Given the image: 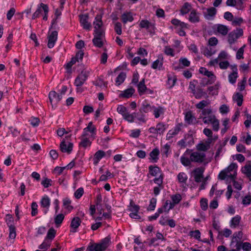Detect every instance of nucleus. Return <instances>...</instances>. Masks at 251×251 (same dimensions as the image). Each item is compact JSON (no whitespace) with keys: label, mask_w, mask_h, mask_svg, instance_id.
I'll return each instance as SVG.
<instances>
[{"label":"nucleus","mask_w":251,"mask_h":251,"mask_svg":"<svg viewBox=\"0 0 251 251\" xmlns=\"http://www.w3.org/2000/svg\"><path fill=\"white\" fill-rule=\"evenodd\" d=\"M102 15H97L95 21L93 23L94 25V38L92 40L93 45L99 48H101L104 44L105 40V32L102 28L103 23L102 21Z\"/></svg>","instance_id":"1"},{"label":"nucleus","mask_w":251,"mask_h":251,"mask_svg":"<svg viewBox=\"0 0 251 251\" xmlns=\"http://www.w3.org/2000/svg\"><path fill=\"white\" fill-rule=\"evenodd\" d=\"M111 243L109 236L101 239L99 243L90 242L87 248L88 251H105Z\"/></svg>","instance_id":"2"},{"label":"nucleus","mask_w":251,"mask_h":251,"mask_svg":"<svg viewBox=\"0 0 251 251\" xmlns=\"http://www.w3.org/2000/svg\"><path fill=\"white\" fill-rule=\"evenodd\" d=\"M188 28L189 26L187 24L178 19H174V28L175 29L176 32L179 36H185V30Z\"/></svg>","instance_id":"3"},{"label":"nucleus","mask_w":251,"mask_h":251,"mask_svg":"<svg viewBox=\"0 0 251 251\" xmlns=\"http://www.w3.org/2000/svg\"><path fill=\"white\" fill-rule=\"evenodd\" d=\"M216 118L213 114L211 108L204 109L201 111L199 119L202 120L203 122L205 124H209L213 120Z\"/></svg>","instance_id":"4"},{"label":"nucleus","mask_w":251,"mask_h":251,"mask_svg":"<svg viewBox=\"0 0 251 251\" xmlns=\"http://www.w3.org/2000/svg\"><path fill=\"white\" fill-rule=\"evenodd\" d=\"M243 35V30L242 28H237L230 32L228 35V42L232 48L231 45L234 44L237 40Z\"/></svg>","instance_id":"5"},{"label":"nucleus","mask_w":251,"mask_h":251,"mask_svg":"<svg viewBox=\"0 0 251 251\" xmlns=\"http://www.w3.org/2000/svg\"><path fill=\"white\" fill-rule=\"evenodd\" d=\"M140 206L135 204L132 201H131L128 206V210L131 211L129 216L130 218L135 219H140L141 216L138 214Z\"/></svg>","instance_id":"6"},{"label":"nucleus","mask_w":251,"mask_h":251,"mask_svg":"<svg viewBox=\"0 0 251 251\" xmlns=\"http://www.w3.org/2000/svg\"><path fill=\"white\" fill-rule=\"evenodd\" d=\"M139 26L142 28H146L151 34H154L155 29L154 24L147 20H142L140 22Z\"/></svg>","instance_id":"7"},{"label":"nucleus","mask_w":251,"mask_h":251,"mask_svg":"<svg viewBox=\"0 0 251 251\" xmlns=\"http://www.w3.org/2000/svg\"><path fill=\"white\" fill-rule=\"evenodd\" d=\"M190 153V158L192 162L202 163L204 161L205 158V154L203 152H200L195 151Z\"/></svg>","instance_id":"8"},{"label":"nucleus","mask_w":251,"mask_h":251,"mask_svg":"<svg viewBox=\"0 0 251 251\" xmlns=\"http://www.w3.org/2000/svg\"><path fill=\"white\" fill-rule=\"evenodd\" d=\"M79 19L80 25L81 26H82L83 28L87 30H90L92 26L91 23L88 22V14H85L79 15Z\"/></svg>","instance_id":"9"},{"label":"nucleus","mask_w":251,"mask_h":251,"mask_svg":"<svg viewBox=\"0 0 251 251\" xmlns=\"http://www.w3.org/2000/svg\"><path fill=\"white\" fill-rule=\"evenodd\" d=\"M49 98L52 107H53V105H54L56 106L57 104L61 100L62 97L61 95L57 94L55 91H51L49 93Z\"/></svg>","instance_id":"10"},{"label":"nucleus","mask_w":251,"mask_h":251,"mask_svg":"<svg viewBox=\"0 0 251 251\" xmlns=\"http://www.w3.org/2000/svg\"><path fill=\"white\" fill-rule=\"evenodd\" d=\"M60 150L62 152L70 154L73 148V144L72 143H68L67 144L65 140H63L60 144Z\"/></svg>","instance_id":"11"},{"label":"nucleus","mask_w":251,"mask_h":251,"mask_svg":"<svg viewBox=\"0 0 251 251\" xmlns=\"http://www.w3.org/2000/svg\"><path fill=\"white\" fill-rule=\"evenodd\" d=\"M199 72L201 74H203L204 75L207 76L208 78H209V79L208 81V82L209 84H212L216 80V76L214 75L213 72L209 71L208 70H207L204 67H201L199 70Z\"/></svg>","instance_id":"12"},{"label":"nucleus","mask_w":251,"mask_h":251,"mask_svg":"<svg viewBox=\"0 0 251 251\" xmlns=\"http://www.w3.org/2000/svg\"><path fill=\"white\" fill-rule=\"evenodd\" d=\"M152 106L153 105H151L147 100H145L142 102L139 110L141 113L146 116L149 112L152 111Z\"/></svg>","instance_id":"13"},{"label":"nucleus","mask_w":251,"mask_h":251,"mask_svg":"<svg viewBox=\"0 0 251 251\" xmlns=\"http://www.w3.org/2000/svg\"><path fill=\"white\" fill-rule=\"evenodd\" d=\"M165 130V125L163 124L160 123L156 125V127L153 126L151 127L149 129V131L150 133L154 134H163Z\"/></svg>","instance_id":"14"},{"label":"nucleus","mask_w":251,"mask_h":251,"mask_svg":"<svg viewBox=\"0 0 251 251\" xmlns=\"http://www.w3.org/2000/svg\"><path fill=\"white\" fill-rule=\"evenodd\" d=\"M58 33L56 31H53L51 32L48 37V47L50 49L52 48L57 39Z\"/></svg>","instance_id":"15"},{"label":"nucleus","mask_w":251,"mask_h":251,"mask_svg":"<svg viewBox=\"0 0 251 251\" xmlns=\"http://www.w3.org/2000/svg\"><path fill=\"white\" fill-rule=\"evenodd\" d=\"M231 69L232 70V73H230L228 76V79L229 82L232 84H234L236 83L237 78L238 77V72H237V68L236 65L231 66Z\"/></svg>","instance_id":"16"},{"label":"nucleus","mask_w":251,"mask_h":251,"mask_svg":"<svg viewBox=\"0 0 251 251\" xmlns=\"http://www.w3.org/2000/svg\"><path fill=\"white\" fill-rule=\"evenodd\" d=\"M50 201L48 196L45 195L42 198L40 201V204L41 207L45 208L43 211L45 214H46L48 213L50 206Z\"/></svg>","instance_id":"17"},{"label":"nucleus","mask_w":251,"mask_h":251,"mask_svg":"<svg viewBox=\"0 0 251 251\" xmlns=\"http://www.w3.org/2000/svg\"><path fill=\"white\" fill-rule=\"evenodd\" d=\"M217 13V10L215 7H210L206 9V11L203 13L204 18L208 20H213Z\"/></svg>","instance_id":"18"},{"label":"nucleus","mask_w":251,"mask_h":251,"mask_svg":"<svg viewBox=\"0 0 251 251\" xmlns=\"http://www.w3.org/2000/svg\"><path fill=\"white\" fill-rule=\"evenodd\" d=\"M81 223V221L79 217H74L71 223L70 226L71 227V229L70 231L74 233L76 232L77 231V228L80 225Z\"/></svg>","instance_id":"19"},{"label":"nucleus","mask_w":251,"mask_h":251,"mask_svg":"<svg viewBox=\"0 0 251 251\" xmlns=\"http://www.w3.org/2000/svg\"><path fill=\"white\" fill-rule=\"evenodd\" d=\"M195 181L197 182H200L203 178L204 169L202 168H197L194 171Z\"/></svg>","instance_id":"20"},{"label":"nucleus","mask_w":251,"mask_h":251,"mask_svg":"<svg viewBox=\"0 0 251 251\" xmlns=\"http://www.w3.org/2000/svg\"><path fill=\"white\" fill-rule=\"evenodd\" d=\"M189 21L192 23H196L200 22L199 14L196 10L192 9L189 16Z\"/></svg>","instance_id":"21"},{"label":"nucleus","mask_w":251,"mask_h":251,"mask_svg":"<svg viewBox=\"0 0 251 251\" xmlns=\"http://www.w3.org/2000/svg\"><path fill=\"white\" fill-rule=\"evenodd\" d=\"M160 153V151L159 149L157 148L153 149V150L150 153L149 158L150 160H151V161L153 163H156L159 159V155Z\"/></svg>","instance_id":"22"},{"label":"nucleus","mask_w":251,"mask_h":251,"mask_svg":"<svg viewBox=\"0 0 251 251\" xmlns=\"http://www.w3.org/2000/svg\"><path fill=\"white\" fill-rule=\"evenodd\" d=\"M95 205L100 215L101 214L103 211V209L102 207V196L100 194H99L97 196Z\"/></svg>","instance_id":"23"},{"label":"nucleus","mask_w":251,"mask_h":251,"mask_svg":"<svg viewBox=\"0 0 251 251\" xmlns=\"http://www.w3.org/2000/svg\"><path fill=\"white\" fill-rule=\"evenodd\" d=\"M105 155V153L102 150H99L94 154L93 158L94 164L96 165L99 161Z\"/></svg>","instance_id":"24"},{"label":"nucleus","mask_w":251,"mask_h":251,"mask_svg":"<svg viewBox=\"0 0 251 251\" xmlns=\"http://www.w3.org/2000/svg\"><path fill=\"white\" fill-rule=\"evenodd\" d=\"M173 208V202L170 200H167L163 203L161 207L159 208L161 210V213L163 212L168 213L169 210Z\"/></svg>","instance_id":"25"},{"label":"nucleus","mask_w":251,"mask_h":251,"mask_svg":"<svg viewBox=\"0 0 251 251\" xmlns=\"http://www.w3.org/2000/svg\"><path fill=\"white\" fill-rule=\"evenodd\" d=\"M185 119L188 124H195L198 123L195 116H194L191 112H187L185 116Z\"/></svg>","instance_id":"26"},{"label":"nucleus","mask_w":251,"mask_h":251,"mask_svg":"<svg viewBox=\"0 0 251 251\" xmlns=\"http://www.w3.org/2000/svg\"><path fill=\"white\" fill-rule=\"evenodd\" d=\"M163 65V56L162 54L159 55L158 59L155 60L152 64L151 68L153 69H158L160 70Z\"/></svg>","instance_id":"27"},{"label":"nucleus","mask_w":251,"mask_h":251,"mask_svg":"<svg viewBox=\"0 0 251 251\" xmlns=\"http://www.w3.org/2000/svg\"><path fill=\"white\" fill-rule=\"evenodd\" d=\"M145 83V79L143 78L139 82V83H138L137 85L138 92L140 96L145 94L146 90H147V87H146Z\"/></svg>","instance_id":"28"},{"label":"nucleus","mask_w":251,"mask_h":251,"mask_svg":"<svg viewBox=\"0 0 251 251\" xmlns=\"http://www.w3.org/2000/svg\"><path fill=\"white\" fill-rule=\"evenodd\" d=\"M219 179L224 180L226 178H230L231 180L235 179L234 175L228 174L225 170L222 171L218 175Z\"/></svg>","instance_id":"29"},{"label":"nucleus","mask_w":251,"mask_h":251,"mask_svg":"<svg viewBox=\"0 0 251 251\" xmlns=\"http://www.w3.org/2000/svg\"><path fill=\"white\" fill-rule=\"evenodd\" d=\"M134 92L135 89L132 87H130L125 90L121 94H120V97L129 98L132 97Z\"/></svg>","instance_id":"30"},{"label":"nucleus","mask_w":251,"mask_h":251,"mask_svg":"<svg viewBox=\"0 0 251 251\" xmlns=\"http://www.w3.org/2000/svg\"><path fill=\"white\" fill-rule=\"evenodd\" d=\"M172 142H169L166 143L163 147L161 149V152L163 155H165L166 157H168V155L171 153V146Z\"/></svg>","instance_id":"31"},{"label":"nucleus","mask_w":251,"mask_h":251,"mask_svg":"<svg viewBox=\"0 0 251 251\" xmlns=\"http://www.w3.org/2000/svg\"><path fill=\"white\" fill-rule=\"evenodd\" d=\"M122 22L126 24L127 22H131L133 21L134 18L131 12H125L121 16Z\"/></svg>","instance_id":"32"},{"label":"nucleus","mask_w":251,"mask_h":251,"mask_svg":"<svg viewBox=\"0 0 251 251\" xmlns=\"http://www.w3.org/2000/svg\"><path fill=\"white\" fill-rule=\"evenodd\" d=\"M153 114L154 115L155 118H159L161 115L164 113V109L161 106L156 107L154 105L152 106Z\"/></svg>","instance_id":"33"},{"label":"nucleus","mask_w":251,"mask_h":251,"mask_svg":"<svg viewBox=\"0 0 251 251\" xmlns=\"http://www.w3.org/2000/svg\"><path fill=\"white\" fill-rule=\"evenodd\" d=\"M217 31L221 35L225 36L227 34L228 32V29L226 25L219 24L217 25Z\"/></svg>","instance_id":"34"},{"label":"nucleus","mask_w":251,"mask_h":251,"mask_svg":"<svg viewBox=\"0 0 251 251\" xmlns=\"http://www.w3.org/2000/svg\"><path fill=\"white\" fill-rule=\"evenodd\" d=\"M241 220V217L240 216L238 215H236L230 220V226L232 228L236 227L239 225Z\"/></svg>","instance_id":"35"},{"label":"nucleus","mask_w":251,"mask_h":251,"mask_svg":"<svg viewBox=\"0 0 251 251\" xmlns=\"http://www.w3.org/2000/svg\"><path fill=\"white\" fill-rule=\"evenodd\" d=\"M149 171L150 174L153 176H156L158 174L161 173L160 169L157 166H150L149 167Z\"/></svg>","instance_id":"36"},{"label":"nucleus","mask_w":251,"mask_h":251,"mask_svg":"<svg viewBox=\"0 0 251 251\" xmlns=\"http://www.w3.org/2000/svg\"><path fill=\"white\" fill-rule=\"evenodd\" d=\"M242 172L245 174L247 177L251 181V165L246 164L242 168Z\"/></svg>","instance_id":"37"},{"label":"nucleus","mask_w":251,"mask_h":251,"mask_svg":"<svg viewBox=\"0 0 251 251\" xmlns=\"http://www.w3.org/2000/svg\"><path fill=\"white\" fill-rule=\"evenodd\" d=\"M233 100L237 102L238 106H241L243 103V96L241 94L236 93L233 95Z\"/></svg>","instance_id":"38"},{"label":"nucleus","mask_w":251,"mask_h":251,"mask_svg":"<svg viewBox=\"0 0 251 251\" xmlns=\"http://www.w3.org/2000/svg\"><path fill=\"white\" fill-rule=\"evenodd\" d=\"M126 78V74L125 72H122L118 75L116 79V85L117 86L120 85L123 83Z\"/></svg>","instance_id":"39"},{"label":"nucleus","mask_w":251,"mask_h":251,"mask_svg":"<svg viewBox=\"0 0 251 251\" xmlns=\"http://www.w3.org/2000/svg\"><path fill=\"white\" fill-rule=\"evenodd\" d=\"M90 71V69H84L81 71L80 74H79L77 76L80 77V78L83 79L82 80L85 82L89 76Z\"/></svg>","instance_id":"40"},{"label":"nucleus","mask_w":251,"mask_h":251,"mask_svg":"<svg viewBox=\"0 0 251 251\" xmlns=\"http://www.w3.org/2000/svg\"><path fill=\"white\" fill-rule=\"evenodd\" d=\"M191 5L188 2H185L182 6L180 12L182 15L188 13L189 11L191 12Z\"/></svg>","instance_id":"41"},{"label":"nucleus","mask_w":251,"mask_h":251,"mask_svg":"<svg viewBox=\"0 0 251 251\" xmlns=\"http://www.w3.org/2000/svg\"><path fill=\"white\" fill-rule=\"evenodd\" d=\"M133 114L134 115L135 118H136L138 121L144 123L146 122V116L143 113H141L139 110L138 112H134Z\"/></svg>","instance_id":"42"},{"label":"nucleus","mask_w":251,"mask_h":251,"mask_svg":"<svg viewBox=\"0 0 251 251\" xmlns=\"http://www.w3.org/2000/svg\"><path fill=\"white\" fill-rule=\"evenodd\" d=\"M41 5L43 7V11H44L43 20L46 21L48 20V13L49 11V6L47 4H44L43 3H41Z\"/></svg>","instance_id":"43"},{"label":"nucleus","mask_w":251,"mask_h":251,"mask_svg":"<svg viewBox=\"0 0 251 251\" xmlns=\"http://www.w3.org/2000/svg\"><path fill=\"white\" fill-rule=\"evenodd\" d=\"M43 11V7L41 6V3L37 5V8L35 12L33 14L32 16V19L35 20L39 17L40 14Z\"/></svg>","instance_id":"44"},{"label":"nucleus","mask_w":251,"mask_h":251,"mask_svg":"<svg viewBox=\"0 0 251 251\" xmlns=\"http://www.w3.org/2000/svg\"><path fill=\"white\" fill-rule=\"evenodd\" d=\"M209 143L206 144L200 143L197 146V150L200 151H206L209 149Z\"/></svg>","instance_id":"45"},{"label":"nucleus","mask_w":251,"mask_h":251,"mask_svg":"<svg viewBox=\"0 0 251 251\" xmlns=\"http://www.w3.org/2000/svg\"><path fill=\"white\" fill-rule=\"evenodd\" d=\"M9 237L10 239H14L16 236V227L14 225L9 226Z\"/></svg>","instance_id":"46"},{"label":"nucleus","mask_w":251,"mask_h":251,"mask_svg":"<svg viewBox=\"0 0 251 251\" xmlns=\"http://www.w3.org/2000/svg\"><path fill=\"white\" fill-rule=\"evenodd\" d=\"M157 200L156 198H152L150 200V204L147 208L148 211H153L154 210L156 204Z\"/></svg>","instance_id":"47"},{"label":"nucleus","mask_w":251,"mask_h":251,"mask_svg":"<svg viewBox=\"0 0 251 251\" xmlns=\"http://www.w3.org/2000/svg\"><path fill=\"white\" fill-rule=\"evenodd\" d=\"M55 234L56 231L53 228L51 227L50 228L48 231L46 239H48L52 240L54 238Z\"/></svg>","instance_id":"48"},{"label":"nucleus","mask_w":251,"mask_h":251,"mask_svg":"<svg viewBox=\"0 0 251 251\" xmlns=\"http://www.w3.org/2000/svg\"><path fill=\"white\" fill-rule=\"evenodd\" d=\"M82 80L83 79L80 78L78 76H77L75 80L74 85L77 87L76 91H78V87L82 86L85 82V81Z\"/></svg>","instance_id":"49"},{"label":"nucleus","mask_w":251,"mask_h":251,"mask_svg":"<svg viewBox=\"0 0 251 251\" xmlns=\"http://www.w3.org/2000/svg\"><path fill=\"white\" fill-rule=\"evenodd\" d=\"M246 46V45H244L241 48L238 50L236 55V57L237 59H240L244 58L243 54L244 52V49Z\"/></svg>","instance_id":"50"},{"label":"nucleus","mask_w":251,"mask_h":251,"mask_svg":"<svg viewBox=\"0 0 251 251\" xmlns=\"http://www.w3.org/2000/svg\"><path fill=\"white\" fill-rule=\"evenodd\" d=\"M117 111L123 117L128 112L126 107L123 105H119L117 107Z\"/></svg>","instance_id":"51"},{"label":"nucleus","mask_w":251,"mask_h":251,"mask_svg":"<svg viewBox=\"0 0 251 251\" xmlns=\"http://www.w3.org/2000/svg\"><path fill=\"white\" fill-rule=\"evenodd\" d=\"M243 236V232L241 231L234 232L232 237V242H238L239 240L241 239Z\"/></svg>","instance_id":"52"},{"label":"nucleus","mask_w":251,"mask_h":251,"mask_svg":"<svg viewBox=\"0 0 251 251\" xmlns=\"http://www.w3.org/2000/svg\"><path fill=\"white\" fill-rule=\"evenodd\" d=\"M123 117L124 119L129 123H133L135 119L133 113L132 114H130L128 112L126 113Z\"/></svg>","instance_id":"53"},{"label":"nucleus","mask_w":251,"mask_h":251,"mask_svg":"<svg viewBox=\"0 0 251 251\" xmlns=\"http://www.w3.org/2000/svg\"><path fill=\"white\" fill-rule=\"evenodd\" d=\"M64 219V215L63 214H59L54 218V223L57 225H61Z\"/></svg>","instance_id":"54"},{"label":"nucleus","mask_w":251,"mask_h":251,"mask_svg":"<svg viewBox=\"0 0 251 251\" xmlns=\"http://www.w3.org/2000/svg\"><path fill=\"white\" fill-rule=\"evenodd\" d=\"M212 125L213 130L215 131H218L219 129V121L218 119L215 118L210 123Z\"/></svg>","instance_id":"55"},{"label":"nucleus","mask_w":251,"mask_h":251,"mask_svg":"<svg viewBox=\"0 0 251 251\" xmlns=\"http://www.w3.org/2000/svg\"><path fill=\"white\" fill-rule=\"evenodd\" d=\"M91 142L87 138H84L81 139V142L79 143V146L84 148L91 145Z\"/></svg>","instance_id":"56"},{"label":"nucleus","mask_w":251,"mask_h":251,"mask_svg":"<svg viewBox=\"0 0 251 251\" xmlns=\"http://www.w3.org/2000/svg\"><path fill=\"white\" fill-rule=\"evenodd\" d=\"M209 103V102L208 101L202 100L197 103L196 105V106L197 108L201 109V110H202L204 109V107L206 106Z\"/></svg>","instance_id":"57"},{"label":"nucleus","mask_w":251,"mask_h":251,"mask_svg":"<svg viewBox=\"0 0 251 251\" xmlns=\"http://www.w3.org/2000/svg\"><path fill=\"white\" fill-rule=\"evenodd\" d=\"M180 161L181 163L185 166H189L191 164L192 162L190 158H188L187 157L182 156L180 158Z\"/></svg>","instance_id":"58"},{"label":"nucleus","mask_w":251,"mask_h":251,"mask_svg":"<svg viewBox=\"0 0 251 251\" xmlns=\"http://www.w3.org/2000/svg\"><path fill=\"white\" fill-rule=\"evenodd\" d=\"M71 203V201L69 199L63 200V205L69 211H71L73 209V207L70 205Z\"/></svg>","instance_id":"59"},{"label":"nucleus","mask_w":251,"mask_h":251,"mask_svg":"<svg viewBox=\"0 0 251 251\" xmlns=\"http://www.w3.org/2000/svg\"><path fill=\"white\" fill-rule=\"evenodd\" d=\"M51 179L45 177L43 180H42L41 183L45 188H47L49 186H51Z\"/></svg>","instance_id":"60"},{"label":"nucleus","mask_w":251,"mask_h":251,"mask_svg":"<svg viewBox=\"0 0 251 251\" xmlns=\"http://www.w3.org/2000/svg\"><path fill=\"white\" fill-rule=\"evenodd\" d=\"M84 56V52L82 50H78L75 54V56L74 57L75 58L76 60H77L78 62L82 61Z\"/></svg>","instance_id":"61"},{"label":"nucleus","mask_w":251,"mask_h":251,"mask_svg":"<svg viewBox=\"0 0 251 251\" xmlns=\"http://www.w3.org/2000/svg\"><path fill=\"white\" fill-rule=\"evenodd\" d=\"M246 82V77H244L241 82L238 83V88L240 91H242L245 89Z\"/></svg>","instance_id":"62"},{"label":"nucleus","mask_w":251,"mask_h":251,"mask_svg":"<svg viewBox=\"0 0 251 251\" xmlns=\"http://www.w3.org/2000/svg\"><path fill=\"white\" fill-rule=\"evenodd\" d=\"M163 175L160 174L158 177H155L153 179V182L158 185V186L163 187L162 183H163Z\"/></svg>","instance_id":"63"},{"label":"nucleus","mask_w":251,"mask_h":251,"mask_svg":"<svg viewBox=\"0 0 251 251\" xmlns=\"http://www.w3.org/2000/svg\"><path fill=\"white\" fill-rule=\"evenodd\" d=\"M201 208L203 210H206L208 208V200L206 199L202 198L200 201Z\"/></svg>","instance_id":"64"}]
</instances>
